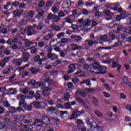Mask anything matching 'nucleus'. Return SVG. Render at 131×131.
I'll return each mask as SVG.
<instances>
[{
    "instance_id": "nucleus-55",
    "label": "nucleus",
    "mask_w": 131,
    "mask_h": 131,
    "mask_svg": "<svg viewBox=\"0 0 131 131\" xmlns=\"http://www.w3.org/2000/svg\"><path fill=\"white\" fill-rule=\"evenodd\" d=\"M4 122L7 126L8 125V123H10V122H11V120L9 118L4 117Z\"/></svg>"
},
{
    "instance_id": "nucleus-11",
    "label": "nucleus",
    "mask_w": 131,
    "mask_h": 131,
    "mask_svg": "<svg viewBox=\"0 0 131 131\" xmlns=\"http://www.w3.org/2000/svg\"><path fill=\"white\" fill-rule=\"evenodd\" d=\"M32 107H35V108H38V109H41L42 107L41 106V103L38 101H34L31 103Z\"/></svg>"
},
{
    "instance_id": "nucleus-60",
    "label": "nucleus",
    "mask_w": 131,
    "mask_h": 131,
    "mask_svg": "<svg viewBox=\"0 0 131 131\" xmlns=\"http://www.w3.org/2000/svg\"><path fill=\"white\" fill-rule=\"evenodd\" d=\"M90 39L91 40H97V39H98L97 37H95L93 33L90 34Z\"/></svg>"
},
{
    "instance_id": "nucleus-32",
    "label": "nucleus",
    "mask_w": 131,
    "mask_h": 131,
    "mask_svg": "<svg viewBox=\"0 0 131 131\" xmlns=\"http://www.w3.org/2000/svg\"><path fill=\"white\" fill-rule=\"evenodd\" d=\"M43 15H45V12L43 11V10H41L36 15V18L37 19H40L41 17L43 16Z\"/></svg>"
},
{
    "instance_id": "nucleus-15",
    "label": "nucleus",
    "mask_w": 131,
    "mask_h": 131,
    "mask_svg": "<svg viewBox=\"0 0 131 131\" xmlns=\"http://www.w3.org/2000/svg\"><path fill=\"white\" fill-rule=\"evenodd\" d=\"M100 40H103L105 42L107 41L109 42V37L107 36V35H103L101 36L100 38L98 39V42L100 41Z\"/></svg>"
},
{
    "instance_id": "nucleus-26",
    "label": "nucleus",
    "mask_w": 131,
    "mask_h": 131,
    "mask_svg": "<svg viewBox=\"0 0 131 131\" xmlns=\"http://www.w3.org/2000/svg\"><path fill=\"white\" fill-rule=\"evenodd\" d=\"M119 42L120 41L116 42L113 46H108L104 48L105 50H111L112 48H114V47H118L119 46Z\"/></svg>"
},
{
    "instance_id": "nucleus-39",
    "label": "nucleus",
    "mask_w": 131,
    "mask_h": 131,
    "mask_svg": "<svg viewBox=\"0 0 131 131\" xmlns=\"http://www.w3.org/2000/svg\"><path fill=\"white\" fill-rule=\"evenodd\" d=\"M118 24H116V20H113L110 24V28H113L114 27H117Z\"/></svg>"
},
{
    "instance_id": "nucleus-20",
    "label": "nucleus",
    "mask_w": 131,
    "mask_h": 131,
    "mask_svg": "<svg viewBox=\"0 0 131 131\" xmlns=\"http://www.w3.org/2000/svg\"><path fill=\"white\" fill-rule=\"evenodd\" d=\"M91 24H92V21L90 19H86L84 20V23L83 24V26L84 27H89V26H91Z\"/></svg>"
},
{
    "instance_id": "nucleus-10",
    "label": "nucleus",
    "mask_w": 131,
    "mask_h": 131,
    "mask_svg": "<svg viewBox=\"0 0 131 131\" xmlns=\"http://www.w3.org/2000/svg\"><path fill=\"white\" fill-rule=\"evenodd\" d=\"M47 57L48 59H52V60L58 59V55L55 53H52V52H49L47 54Z\"/></svg>"
},
{
    "instance_id": "nucleus-59",
    "label": "nucleus",
    "mask_w": 131,
    "mask_h": 131,
    "mask_svg": "<svg viewBox=\"0 0 131 131\" xmlns=\"http://www.w3.org/2000/svg\"><path fill=\"white\" fill-rule=\"evenodd\" d=\"M63 99L65 101H68V100H69V99H70V95H69V93H67L64 95Z\"/></svg>"
},
{
    "instance_id": "nucleus-58",
    "label": "nucleus",
    "mask_w": 131,
    "mask_h": 131,
    "mask_svg": "<svg viewBox=\"0 0 131 131\" xmlns=\"http://www.w3.org/2000/svg\"><path fill=\"white\" fill-rule=\"evenodd\" d=\"M93 100L95 106H98L99 105V101H98V99H97L96 97H93Z\"/></svg>"
},
{
    "instance_id": "nucleus-24",
    "label": "nucleus",
    "mask_w": 131,
    "mask_h": 131,
    "mask_svg": "<svg viewBox=\"0 0 131 131\" xmlns=\"http://www.w3.org/2000/svg\"><path fill=\"white\" fill-rule=\"evenodd\" d=\"M112 66L113 68H116L117 67H118V68H117L118 71H120V69L122 67L121 65L119 64L118 63H117V62H115V61L113 62Z\"/></svg>"
},
{
    "instance_id": "nucleus-35",
    "label": "nucleus",
    "mask_w": 131,
    "mask_h": 131,
    "mask_svg": "<svg viewBox=\"0 0 131 131\" xmlns=\"http://www.w3.org/2000/svg\"><path fill=\"white\" fill-rule=\"evenodd\" d=\"M57 39H53L52 40V41L50 42V46L51 47H56L58 45V42L57 41Z\"/></svg>"
},
{
    "instance_id": "nucleus-27",
    "label": "nucleus",
    "mask_w": 131,
    "mask_h": 131,
    "mask_svg": "<svg viewBox=\"0 0 131 131\" xmlns=\"http://www.w3.org/2000/svg\"><path fill=\"white\" fill-rule=\"evenodd\" d=\"M109 37V43L112 41L114 39H115L116 38V35L115 34H112V32H110V36Z\"/></svg>"
},
{
    "instance_id": "nucleus-37",
    "label": "nucleus",
    "mask_w": 131,
    "mask_h": 131,
    "mask_svg": "<svg viewBox=\"0 0 131 131\" xmlns=\"http://www.w3.org/2000/svg\"><path fill=\"white\" fill-rule=\"evenodd\" d=\"M40 71V69H35V68H31V72L33 73V74H36V73H38Z\"/></svg>"
},
{
    "instance_id": "nucleus-38",
    "label": "nucleus",
    "mask_w": 131,
    "mask_h": 131,
    "mask_svg": "<svg viewBox=\"0 0 131 131\" xmlns=\"http://www.w3.org/2000/svg\"><path fill=\"white\" fill-rule=\"evenodd\" d=\"M36 84H37V85H38L39 86H46L47 85V84H46V82H44L43 81H42V82H36Z\"/></svg>"
},
{
    "instance_id": "nucleus-52",
    "label": "nucleus",
    "mask_w": 131,
    "mask_h": 131,
    "mask_svg": "<svg viewBox=\"0 0 131 131\" xmlns=\"http://www.w3.org/2000/svg\"><path fill=\"white\" fill-rule=\"evenodd\" d=\"M24 123H31L32 122V119H25L23 120Z\"/></svg>"
},
{
    "instance_id": "nucleus-21",
    "label": "nucleus",
    "mask_w": 131,
    "mask_h": 131,
    "mask_svg": "<svg viewBox=\"0 0 131 131\" xmlns=\"http://www.w3.org/2000/svg\"><path fill=\"white\" fill-rule=\"evenodd\" d=\"M19 127H20L23 130H25V129L28 130V129H30V127H32V126L31 125H26L23 124H21L19 125Z\"/></svg>"
},
{
    "instance_id": "nucleus-57",
    "label": "nucleus",
    "mask_w": 131,
    "mask_h": 131,
    "mask_svg": "<svg viewBox=\"0 0 131 131\" xmlns=\"http://www.w3.org/2000/svg\"><path fill=\"white\" fill-rule=\"evenodd\" d=\"M54 22H59L60 20H61V18L60 17L57 16V15H54V17L53 18Z\"/></svg>"
},
{
    "instance_id": "nucleus-12",
    "label": "nucleus",
    "mask_w": 131,
    "mask_h": 131,
    "mask_svg": "<svg viewBox=\"0 0 131 131\" xmlns=\"http://www.w3.org/2000/svg\"><path fill=\"white\" fill-rule=\"evenodd\" d=\"M43 81L44 82H46V84L47 83V82H49V81H51V77H50V76H49V73L47 72L46 73H45L43 75Z\"/></svg>"
},
{
    "instance_id": "nucleus-25",
    "label": "nucleus",
    "mask_w": 131,
    "mask_h": 131,
    "mask_svg": "<svg viewBox=\"0 0 131 131\" xmlns=\"http://www.w3.org/2000/svg\"><path fill=\"white\" fill-rule=\"evenodd\" d=\"M23 62V60L22 58H18V59L14 60V64H15L17 66H21V64H22Z\"/></svg>"
},
{
    "instance_id": "nucleus-56",
    "label": "nucleus",
    "mask_w": 131,
    "mask_h": 131,
    "mask_svg": "<svg viewBox=\"0 0 131 131\" xmlns=\"http://www.w3.org/2000/svg\"><path fill=\"white\" fill-rule=\"evenodd\" d=\"M52 11L54 13H58V11H59V8H58L57 7H55V6H54L52 8Z\"/></svg>"
},
{
    "instance_id": "nucleus-4",
    "label": "nucleus",
    "mask_w": 131,
    "mask_h": 131,
    "mask_svg": "<svg viewBox=\"0 0 131 131\" xmlns=\"http://www.w3.org/2000/svg\"><path fill=\"white\" fill-rule=\"evenodd\" d=\"M16 98L17 100H19L18 105L19 106H21V105H24L25 104V100L26 99V95H22L19 94L16 96Z\"/></svg>"
},
{
    "instance_id": "nucleus-9",
    "label": "nucleus",
    "mask_w": 131,
    "mask_h": 131,
    "mask_svg": "<svg viewBox=\"0 0 131 131\" xmlns=\"http://www.w3.org/2000/svg\"><path fill=\"white\" fill-rule=\"evenodd\" d=\"M71 47L73 51H81L83 49L82 46L75 43L71 44Z\"/></svg>"
},
{
    "instance_id": "nucleus-33",
    "label": "nucleus",
    "mask_w": 131,
    "mask_h": 131,
    "mask_svg": "<svg viewBox=\"0 0 131 131\" xmlns=\"http://www.w3.org/2000/svg\"><path fill=\"white\" fill-rule=\"evenodd\" d=\"M47 110L49 112H51V113H54L55 111H57V108L54 106H50L47 108Z\"/></svg>"
},
{
    "instance_id": "nucleus-2",
    "label": "nucleus",
    "mask_w": 131,
    "mask_h": 131,
    "mask_svg": "<svg viewBox=\"0 0 131 131\" xmlns=\"http://www.w3.org/2000/svg\"><path fill=\"white\" fill-rule=\"evenodd\" d=\"M90 66L92 67L93 70H97V71H103L104 69V67L101 66L100 62L96 60L90 64Z\"/></svg>"
},
{
    "instance_id": "nucleus-41",
    "label": "nucleus",
    "mask_w": 131,
    "mask_h": 131,
    "mask_svg": "<svg viewBox=\"0 0 131 131\" xmlns=\"http://www.w3.org/2000/svg\"><path fill=\"white\" fill-rule=\"evenodd\" d=\"M32 84L33 86H35L36 85V81L35 80H31L29 82H28V85H30Z\"/></svg>"
},
{
    "instance_id": "nucleus-62",
    "label": "nucleus",
    "mask_w": 131,
    "mask_h": 131,
    "mask_svg": "<svg viewBox=\"0 0 131 131\" xmlns=\"http://www.w3.org/2000/svg\"><path fill=\"white\" fill-rule=\"evenodd\" d=\"M77 63H75V64H70L69 66H68V68H69V69H72V70H73V69H75L76 66H77Z\"/></svg>"
},
{
    "instance_id": "nucleus-63",
    "label": "nucleus",
    "mask_w": 131,
    "mask_h": 131,
    "mask_svg": "<svg viewBox=\"0 0 131 131\" xmlns=\"http://www.w3.org/2000/svg\"><path fill=\"white\" fill-rule=\"evenodd\" d=\"M11 48L13 50V51H15V50H19V48H18V46L16 44H13Z\"/></svg>"
},
{
    "instance_id": "nucleus-13",
    "label": "nucleus",
    "mask_w": 131,
    "mask_h": 131,
    "mask_svg": "<svg viewBox=\"0 0 131 131\" xmlns=\"http://www.w3.org/2000/svg\"><path fill=\"white\" fill-rule=\"evenodd\" d=\"M33 125H36V126H42L43 125V123L41 119H36L33 123Z\"/></svg>"
},
{
    "instance_id": "nucleus-54",
    "label": "nucleus",
    "mask_w": 131,
    "mask_h": 131,
    "mask_svg": "<svg viewBox=\"0 0 131 131\" xmlns=\"http://www.w3.org/2000/svg\"><path fill=\"white\" fill-rule=\"evenodd\" d=\"M25 22H27V20H24V19H22L21 21L19 23V25L20 27H23V26L24 25Z\"/></svg>"
},
{
    "instance_id": "nucleus-14",
    "label": "nucleus",
    "mask_w": 131,
    "mask_h": 131,
    "mask_svg": "<svg viewBox=\"0 0 131 131\" xmlns=\"http://www.w3.org/2000/svg\"><path fill=\"white\" fill-rule=\"evenodd\" d=\"M75 95H76V96L80 95L82 98H85V97H86V92L82 91V90H78L76 92Z\"/></svg>"
},
{
    "instance_id": "nucleus-6",
    "label": "nucleus",
    "mask_w": 131,
    "mask_h": 131,
    "mask_svg": "<svg viewBox=\"0 0 131 131\" xmlns=\"http://www.w3.org/2000/svg\"><path fill=\"white\" fill-rule=\"evenodd\" d=\"M29 57H30V54L25 51L22 53V57L21 58L23 59L24 62H27L29 59Z\"/></svg>"
},
{
    "instance_id": "nucleus-43",
    "label": "nucleus",
    "mask_w": 131,
    "mask_h": 131,
    "mask_svg": "<svg viewBox=\"0 0 131 131\" xmlns=\"http://www.w3.org/2000/svg\"><path fill=\"white\" fill-rule=\"evenodd\" d=\"M11 70H12V68H7L3 71L4 74H9L10 72H11Z\"/></svg>"
},
{
    "instance_id": "nucleus-3",
    "label": "nucleus",
    "mask_w": 131,
    "mask_h": 131,
    "mask_svg": "<svg viewBox=\"0 0 131 131\" xmlns=\"http://www.w3.org/2000/svg\"><path fill=\"white\" fill-rule=\"evenodd\" d=\"M83 113H84L83 110H82L81 111H78L77 110H75L73 112L70 119H76L77 117H79V116H81Z\"/></svg>"
},
{
    "instance_id": "nucleus-34",
    "label": "nucleus",
    "mask_w": 131,
    "mask_h": 131,
    "mask_svg": "<svg viewBox=\"0 0 131 131\" xmlns=\"http://www.w3.org/2000/svg\"><path fill=\"white\" fill-rule=\"evenodd\" d=\"M75 100L77 102H79L80 104H82L83 105L85 102H84V100H83L82 98L79 97H75Z\"/></svg>"
},
{
    "instance_id": "nucleus-19",
    "label": "nucleus",
    "mask_w": 131,
    "mask_h": 131,
    "mask_svg": "<svg viewBox=\"0 0 131 131\" xmlns=\"http://www.w3.org/2000/svg\"><path fill=\"white\" fill-rule=\"evenodd\" d=\"M23 108L26 109V110H28V111H31L32 110V105L31 103L30 104H27V103H24L23 104Z\"/></svg>"
},
{
    "instance_id": "nucleus-1",
    "label": "nucleus",
    "mask_w": 131,
    "mask_h": 131,
    "mask_svg": "<svg viewBox=\"0 0 131 131\" xmlns=\"http://www.w3.org/2000/svg\"><path fill=\"white\" fill-rule=\"evenodd\" d=\"M32 27H33L34 35L37 34V31H42L45 29V25L42 23H39L38 24H34Z\"/></svg>"
},
{
    "instance_id": "nucleus-23",
    "label": "nucleus",
    "mask_w": 131,
    "mask_h": 131,
    "mask_svg": "<svg viewBox=\"0 0 131 131\" xmlns=\"http://www.w3.org/2000/svg\"><path fill=\"white\" fill-rule=\"evenodd\" d=\"M71 38H72L73 39H75L77 42H79V41L82 39V38L79 35H72Z\"/></svg>"
},
{
    "instance_id": "nucleus-16",
    "label": "nucleus",
    "mask_w": 131,
    "mask_h": 131,
    "mask_svg": "<svg viewBox=\"0 0 131 131\" xmlns=\"http://www.w3.org/2000/svg\"><path fill=\"white\" fill-rule=\"evenodd\" d=\"M86 122L89 127V128L88 129V130H92V129L94 127V124H93V123L90 121V119L89 118L86 119Z\"/></svg>"
},
{
    "instance_id": "nucleus-50",
    "label": "nucleus",
    "mask_w": 131,
    "mask_h": 131,
    "mask_svg": "<svg viewBox=\"0 0 131 131\" xmlns=\"http://www.w3.org/2000/svg\"><path fill=\"white\" fill-rule=\"evenodd\" d=\"M14 15L15 17H20L21 16V12L19 10H15L14 12Z\"/></svg>"
},
{
    "instance_id": "nucleus-30",
    "label": "nucleus",
    "mask_w": 131,
    "mask_h": 131,
    "mask_svg": "<svg viewBox=\"0 0 131 131\" xmlns=\"http://www.w3.org/2000/svg\"><path fill=\"white\" fill-rule=\"evenodd\" d=\"M9 112L10 114H15L16 113V107L14 106L9 107Z\"/></svg>"
},
{
    "instance_id": "nucleus-49",
    "label": "nucleus",
    "mask_w": 131,
    "mask_h": 131,
    "mask_svg": "<svg viewBox=\"0 0 131 131\" xmlns=\"http://www.w3.org/2000/svg\"><path fill=\"white\" fill-rule=\"evenodd\" d=\"M25 118H26V117H25V116L19 115L17 116L18 120H19V121H23V120H24Z\"/></svg>"
},
{
    "instance_id": "nucleus-42",
    "label": "nucleus",
    "mask_w": 131,
    "mask_h": 131,
    "mask_svg": "<svg viewBox=\"0 0 131 131\" xmlns=\"http://www.w3.org/2000/svg\"><path fill=\"white\" fill-rule=\"evenodd\" d=\"M32 41L27 40L25 45V48H30L31 47V43Z\"/></svg>"
},
{
    "instance_id": "nucleus-48",
    "label": "nucleus",
    "mask_w": 131,
    "mask_h": 131,
    "mask_svg": "<svg viewBox=\"0 0 131 131\" xmlns=\"http://www.w3.org/2000/svg\"><path fill=\"white\" fill-rule=\"evenodd\" d=\"M70 41V39L66 38H62L61 39V42L62 43H65V42H69Z\"/></svg>"
},
{
    "instance_id": "nucleus-29",
    "label": "nucleus",
    "mask_w": 131,
    "mask_h": 131,
    "mask_svg": "<svg viewBox=\"0 0 131 131\" xmlns=\"http://www.w3.org/2000/svg\"><path fill=\"white\" fill-rule=\"evenodd\" d=\"M71 5V1L70 0L67 1H66L63 4V6L66 9H68L69 7H70V5Z\"/></svg>"
},
{
    "instance_id": "nucleus-18",
    "label": "nucleus",
    "mask_w": 131,
    "mask_h": 131,
    "mask_svg": "<svg viewBox=\"0 0 131 131\" xmlns=\"http://www.w3.org/2000/svg\"><path fill=\"white\" fill-rule=\"evenodd\" d=\"M17 93V90L15 89L10 88L7 90V95H15Z\"/></svg>"
},
{
    "instance_id": "nucleus-51",
    "label": "nucleus",
    "mask_w": 131,
    "mask_h": 131,
    "mask_svg": "<svg viewBox=\"0 0 131 131\" xmlns=\"http://www.w3.org/2000/svg\"><path fill=\"white\" fill-rule=\"evenodd\" d=\"M16 43H17L18 48H19V50L20 49H23V48H24V46H23V42H22V41H16Z\"/></svg>"
},
{
    "instance_id": "nucleus-31",
    "label": "nucleus",
    "mask_w": 131,
    "mask_h": 131,
    "mask_svg": "<svg viewBox=\"0 0 131 131\" xmlns=\"http://www.w3.org/2000/svg\"><path fill=\"white\" fill-rule=\"evenodd\" d=\"M66 21L67 22V23H70V24H72V23L74 22V18L72 17V16H71L70 15L69 17L66 19Z\"/></svg>"
},
{
    "instance_id": "nucleus-40",
    "label": "nucleus",
    "mask_w": 131,
    "mask_h": 131,
    "mask_svg": "<svg viewBox=\"0 0 131 131\" xmlns=\"http://www.w3.org/2000/svg\"><path fill=\"white\" fill-rule=\"evenodd\" d=\"M94 113L97 116H98V117H103V114H102V113H101V112H100L98 110H96L94 111Z\"/></svg>"
},
{
    "instance_id": "nucleus-22",
    "label": "nucleus",
    "mask_w": 131,
    "mask_h": 131,
    "mask_svg": "<svg viewBox=\"0 0 131 131\" xmlns=\"http://www.w3.org/2000/svg\"><path fill=\"white\" fill-rule=\"evenodd\" d=\"M17 41H18V39H17V38H16L15 37H14L13 39L9 38L6 41V43H7V45H12V43H13V42H14V43H16Z\"/></svg>"
},
{
    "instance_id": "nucleus-45",
    "label": "nucleus",
    "mask_w": 131,
    "mask_h": 131,
    "mask_svg": "<svg viewBox=\"0 0 131 131\" xmlns=\"http://www.w3.org/2000/svg\"><path fill=\"white\" fill-rule=\"evenodd\" d=\"M29 95L31 99H33V98H34V96L35 95V93L33 91H30L29 93Z\"/></svg>"
},
{
    "instance_id": "nucleus-44",
    "label": "nucleus",
    "mask_w": 131,
    "mask_h": 131,
    "mask_svg": "<svg viewBox=\"0 0 131 131\" xmlns=\"http://www.w3.org/2000/svg\"><path fill=\"white\" fill-rule=\"evenodd\" d=\"M55 15L52 14V13H50L48 14L47 16V20H52V19H54Z\"/></svg>"
},
{
    "instance_id": "nucleus-64",
    "label": "nucleus",
    "mask_w": 131,
    "mask_h": 131,
    "mask_svg": "<svg viewBox=\"0 0 131 131\" xmlns=\"http://www.w3.org/2000/svg\"><path fill=\"white\" fill-rule=\"evenodd\" d=\"M34 98H35V100H39L40 99V95L38 93H36Z\"/></svg>"
},
{
    "instance_id": "nucleus-8",
    "label": "nucleus",
    "mask_w": 131,
    "mask_h": 131,
    "mask_svg": "<svg viewBox=\"0 0 131 131\" xmlns=\"http://www.w3.org/2000/svg\"><path fill=\"white\" fill-rule=\"evenodd\" d=\"M26 30L27 31V35L28 36H30L32 35V34H34L33 33V28L32 26H29L27 28H26Z\"/></svg>"
},
{
    "instance_id": "nucleus-17",
    "label": "nucleus",
    "mask_w": 131,
    "mask_h": 131,
    "mask_svg": "<svg viewBox=\"0 0 131 131\" xmlns=\"http://www.w3.org/2000/svg\"><path fill=\"white\" fill-rule=\"evenodd\" d=\"M86 42H87L88 45L89 46V47H93L94 45V43L95 45H97L98 43V39H96V40H85Z\"/></svg>"
},
{
    "instance_id": "nucleus-47",
    "label": "nucleus",
    "mask_w": 131,
    "mask_h": 131,
    "mask_svg": "<svg viewBox=\"0 0 131 131\" xmlns=\"http://www.w3.org/2000/svg\"><path fill=\"white\" fill-rule=\"evenodd\" d=\"M3 105L4 106L6 107V108H9L11 107V104L9 103V101H6L3 102Z\"/></svg>"
},
{
    "instance_id": "nucleus-28",
    "label": "nucleus",
    "mask_w": 131,
    "mask_h": 131,
    "mask_svg": "<svg viewBox=\"0 0 131 131\" xmlns=\"http://www.w3.org/2000/svg\"><path fill=\"white\" fill-rule=\"evenodd\" d=\"M86 84V85H91V80L90 79H86L80 82L81 84Z\"/></svg>"
},
{
    "instance_id": "nucleus-53",
    "label": "nucleus",
    "mask_w": 131,
    "mask_h": 131,
    "mask_svg": "<svg viewBox=\"0 0 131 131\" xmlns=\"http://www.w3.org/2000/svg\"><path fill=\"white\" fill-rule=\"evenodd\" d=\"M8 126L6 124V123H0V129H6Z\"/></svg>"
},
{
    "instance_id": "nucleus-5",
    "label": "nucleus",
    "mask_w": 131,
    "mask_h": 131,
    "mask_svg": "<svg viewBox=\"0 0 131 131\" xmlns=\"http://www.w3.org/2000/svg\"><path fill=\"white\" fill-rule=\"evenodd\" d=\"M48 60V58L45 57L42 58H40V56L37 55L34 57V61L36 63L37 62L38 64L39 65L42 64V61H47Z\"/></svg>"
},
{
    "instance_id": "nucleus-46",
    "label": "nucleus",
    "mask_w": 131,
    "mask_h": 131,
    "mask_svg": "<svg viewBox=\"0 0 131 131\" xmlns=\"http://www.w3.org/2000/svg\"><path fill=\"white\" fill-rule=\"evenodd\" d=\"M9 32H10V33H16L18 31V29L17 28H13L12 29H8Z\"/></svg>"
},
{
    "instance_id": "nucleus-61",
    "label": "nucleus",
    "mask_w": 131,
    "mask_h": 131,
    "mask_svg": "<svg viewBox=\"0 0 131 131\" xmlns=\"http://www.w3.org/2000/svg\"><path fill=\"white\" fill-rule=\"evenodd\" d=\"M83 69H84L85 70H89V69H90V65L88 63H84L83 65Z\"/></svg>"
},
{
    "instance_id": "nucleus-7",
    "label": "nucleus",
    "mask_w": 131,
    "mask_h": 131,
    "mask_svg": "<svg viewBox=\"0 0 131 131\" xmlns=\"http://www.w3.org/2000/svg\"><path fill=\"white\" fill-rule=\"evenodd\" d=\"M42 122L43 124H46L47 125H49V124L51 123V120L50 118L47 116H42L41 119Z\"/></svg>"
},
{
    "instance_id": "nucleus-36",
    "label": "nucleus",
    "mask_w": 131,
    "mask_h": 131,
    "mask_svg": "<svg viewBox=\"0 0 131 131\" xmlns=\"http://www.w3.org/2000/svg\"><path fill=\"white\" fill-rule=\"evenodd\" d=\"M54 36V35L52 34V33H48L47 35V37H44L43 39L44 40H46V41H48L51 37H53Z\"/></svg>"
}]
</instances>
